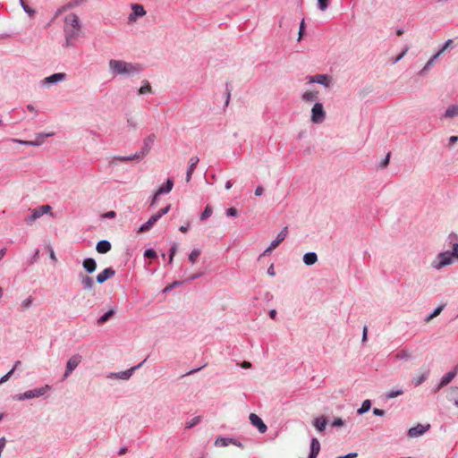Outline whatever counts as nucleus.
<instances>
[{
    "mask_svg": "<svg viewBox=\"0 0 458 458\" xmlns=\"http://www.w3.org/2000/svg\"><path fill=\"white\" fill-rule=\"evenodd\" d=\"M108 64L110 72L114 76L139 74L143 71L140 64L127 63L123 60L111 59Z\"/></svg>",
    "mask_w": 458,
    "mask_h": 458,
    "instance_id": "obj_1",
    "label": "nucleus"
},
{
    "mask_svg": "<svg viewBox=\"0 0 458 458\" xmlns=\"http://www.w3.org/2000/svg\"><path fill=\"white\" fill-rule=\"evenodd\" d=\"M454 259H458V244H453L451 250L438 253L431 262V267L436 270H441L443 267L452 265Z\"/></svg>",
    "mask_w": 458,
    "mask_h": 458,
    "instance_id": "obj_2",
    "label": "nucleus"
},
{
    "mask_svg": "<svg viewBox=\"0 0 458 458\" xmlns=\"http://www.w3.org/2000/svg\"><path fill=\"white\" fill-rule=\"evenodd\" d=\"M52 389V386L49 385H45L40 387H37L34 389H30L25 391L24 393L16 394L12 396L14 401H25L38 397L47 398V394Z\"/></svg>",
    "mask_w": 458,
    "mask_h": 458,
    "instance_id": "obj_3",
    "label": "nucleus"
},
{
    "mask_svg": "<svg viewBox=\"0 0 458 458\" xmlns=\"http://www.w3.org/2000/svg\"><path fill=\"white\" fill-rule=\"evenodd\" d=\"M325 118L326 111L324 109L323 104L320 102H316L311 108L310 121L313 123L319 124L324 122Z\"/></svg>",
    "mask_w": 458,
    "mask_h": 458,
    "instance_id": "obj_4",
    "label": "nucleus"
},
{
    "mask_svg": "<svg viewBox=\"0 0 458 458\" xmlns=\"http://www.w3.org/2000/svg\"><path fill=\"white\" fill-rule=\"evenodd\" d=\"M146 361V359L141 361L140 363H139L138 365L129 369H126L124 371H120V372H111L109 373V375L107 376L108 378H114V379H122V380H128L132 375L133 373L138 369H140L142 364Z\"/></svg>",
    "mask_w": 458,
    "mask_h": 458,
    "instance_id": "obj_5",
    "label": "nucleus"
},
{
    "mask_svg": "<svg viewBox=\"0 0 458 458\" xmlns=\"http://www.w3.org/2000/svg\"><path fill=\"white\" fill-rule=\"evenodd\" d=\"M82 357L80 354H75L72 356L66 364L65 372L63 375L62 380L66 379L72 372L78 367V365L81 363Z\"/></svg>",
    "mask_w": 458,
    "mask_h": 458,
    "instance_id": "obj_6",
    "label": "nucleus"
},
{
    "mask_svg": "<svg viewBox=\"0 0 458 458\" xmlns=\"http://www.w3.org/2000/svg\"><path fill=\"white\" fill-rule=\"evenodd\" d=\"M66 78V74L64 72H56L53 73L47 77H46L44 80L41 81V86L43 87H49L51 85L56 84L58 82H61L64 81Z\"/></svg>",
    "mask_w": 458,
    "mask_h": 458,
    "instance_id": "obj_7",
    "label": "nucleus"
},
{
    "mask_svg": "<svg viewBox=\"0 0 458 458\" xmlns=\"http://www.w3.org/2000/svg\"><path fill=\"white\" fill-rule=\"evenodd\" d=\"M430 428L429 424H417L414 427H411L408 430V436L411 437H418L428 432Z\"/></svg>",
    "mask_w": 458,
    "mask_h": 458,
    "instance_id": "obj_8",
    "label": "nucleus"
},
{
    "mask_svg": "<svg viewBox=\"0 0 458 458\" xmlns=\"http://www.w3.org/2000/svg\"><path fill=\"white\" fill-rule=\"evenodd\" d=\"M249 419L251 425L257 428L259 433H265L267 430V425L264 423V421L259 415L255 413H250Z\"/></svg>",
    "mask_w": 458,
    "mask_h": 458,
    "instance_id": "obj_9",
    "label": "nucleus"
},
{
    "mask_svg": "<svg viewBox=\"0 0 458 458\" xmlns=\"http://www.w3.org/2000/svg\"><path fill=\"white\" fill-rule=\"evenodd\" d=\"M310 83H318L324 87H328L331 83L332 78L327 74H317L314 76H309Z\"/></svg>",
    "mask_w": 458,
    "mask_h": 458,
    "instance_id": "obj_10",
    "label": "nucleus"
},
{
    "mask_svg": "<svg viewBox=\"0 0 458 458\" xmlns=\"http://www.w3.org/2000/svg\"><path fill=\"white\" fill-rule=\"evenodd\" d=\"M146 14V11L141 4H131V13L129 14L128 20L130 22L135 21L139 17H142Z\"/></svg>",
    "mask_w": 458,
    "mask_h": 458,
    "instance_id": "obj_11",
    "label": "nucleus"
},
{
    "mask_svg": "<svg viewBox=\"0 0 458 458\" xmlns=\"http://www.w3.org/2000/svg\"><path fill=\"white\" fill-rule=\"evenodd\" d=\"M156 140V135L154 133L149 134L147 138L143 140V145L141 148L139 150L143 157H146L150 149L153 147V144Z\"/></svg>",
    "mask_w": 458,
    "mask_h": 458,
    "instance_id": "obj_12",
    "label": "nucleus"
},
{
    "mask_svg": "<svg viewBox=\"0 0 458 458\" xmlns=\"http://www.w3.org/2000/svg\"><path fill=\"white\" fill-rule=\"evenodd\" d=\"M115 275V270L112 267H106L99 274H98L96 277V281L98 284H104L108 279L112 278Z\"/></svg>",
    "mask_w": 458,
    "mask_h": 458,
    "instance_id": "obj_13",
    "label": "nucleus"
},
{
    "mask_svg": "<svg viewBox=\"0 0 458 458\" xmlns=\"http://www.w3.org/2000/svg\"><path fill=\"white\" fill-rule=\"evenodd\" d=\"M78 278L81 281L83 290L92 291L94 289V280L89 276H87L83 273H79Z\"/></svg>",
    "mask_w": 458,
    "mask_h": 458,
    "instance_id": "obj_14",
    "label": "nucleus"
},
{
    "mask_svg": "<svg viewBox=\"0 0 458 458\" xmlns=\"http://www.w3.org/2000/svg\"><path fill=\"white\" fill-rule=\"evenodd\" d=\"M54 135V132H48V133H38L37 134V140H21L20 143L27 146H39L43 140L47 137H51Z\"/></svg>",
    "mask_w": 458,
    "mask_h": 458,
    "instance_id": "obj_15",
    "label": "nucleus"
},
{
    "mask_svg": "<svg viewBox=\"0 0 458 458\" xmlns=\"http://www.w3.org/2000/svg\"><path fill=\"white\" fill-rule=\"evenodd\" d=\"M158 220L159 218L157 217V216H156L155 214L152 215L147 222H145L139 227L137 232L139 233L148 232Z\"/></svg>",
    "mask_w": 458,
    "mask_h": 458,
    "instance_id": "obj_16",
    "label": "nucleus"
},
{
    "mask_svg": "<svg viewBox=\"0 0 458 458\" xmlns=\"http://www.w3.org/2000/svg\"><path fill=\"white\" fill-rule=\"evenodd\" d=\"M199 162V158L197 156H193L190 158L189 167L186 172L185 180L189 182L191 180L192 174Z\"/></svg>",
    "mask_w": 458,
    "mask_h": 458,
    "instance_id": "obj_17",
    "label": "nucleus"
},
{
    "mask_svg": "<svg viewBox=\"0 0 458 458\" xmlns=\"http://www.w3.org/2000/svg\"><path fill=\"white\" fill-rule=\"evenodd\" d=\"M64 23L67 26H71V28L81 29V21L75 13H70L64 18Z\"/></svg>",
    "mask_w": 458,
    "mask_h": 458,
    "instance_id": "obj_18",
    "label": "nucleus"
},
{
    "mask_svg": "<svg viewBox=\"0 0 458 458\" xmlns=\"http://www.w3.org/2000/svg\"><path fill=\"white\" fill-rule=\"evenodd\" d=\"M82 267L88 274H92L97 269V262L93 258H86L82 261Z\"/></svg>",
    "mask_w": 458,
    "mask_h": 458,
    "instance_id": "obj_19",
    "label": "nucleus"
},
{
    "mask_svg": "<svg viewBox=\"0 0 458 458\" xmlns=\"http://www.w3.org/2000/svg\"><path fill=\"white\" fill-rule=\"evenodd\" d=\"M174 187V181L172 178H167L157 190V195L169 193Z\"/></svg>",
    "mask_w": 458,
    "mask_h": 458,
    "instance_id": "obj_20",
    "label": "nucleus"
},
{
    "mask_svg": "<svg viewBox=\"0 0 458 458\" xmlns=\"http://www.w3.org/2000/svg\"><path fill=\"white\" fill-rule=\"evenodd\" d=\"M112 248L111 242L107 240H101L97 242L96 250L100 254L107 253Z\"/></svg>",
    "mask_w": 458,
    "mask_h": 458,
    "instance_id": "obj_21",
    "label": "nucleus"
},
{
    "mask_svg": "<svg viewBox=\"0 0 458 458\" xmlns=\"http://www.w3.org/2000/svg\"><path fill=\"white\" fill-rule=\"evenodd\" d=\"M288 234V227L285 226L276 235V239L273 240L270 244L276 248L282 242L284 241V239L286 238Z\"/></svg>",
    "mask_w": 458,
    "mask_h": 458,
    "instance_id": "obj_22",
    "label": "nucleus"
},
{
    "mask_svg": "<svg viewBox=\"0 0 458 458\" xmlns=\"http://www.w3.org/2000/svg\"><path fill=\"white\" fill-rule=\"evenodd\" d=\"M143 158H144V157L141 155V153L140 151H137L134 154L130 155V156L114 157V160H118L121 162H127V161H131V160H141Z\"/></svg>",
    "mask_w": 458,
    "mask_h": 458,
    "instance_id": "obj_23",
    "label": "nucleus"
},
{
    "mask_svg": "<svg viewBox=\"0 0 458 458\" xmlns=\"http://www.w3.org/2000/svg\"><path fill=\"white\" fill-rule=\"evenodd\" d=\"M327 419L325 416H320L313 420V426L318 432H323L326 429Z\"/></svg>",
    "mask_w": 458,
    "mask_h": 458,
    "instance_id": "obj_24",
    "label": "nucleus"
},
{
    "mask_svg": "<svg viewBox=\"0 0 458 458\" xmlns=\"http://www.w3.org/2000/svg\"><path fill=\"white\" fill-rule=\"evenodd\" d=\"M115 313V309H110L98 318L97 324L99 326L104 325L105 323L109 321L114 316Z\"/></svg>",
    "mask_w": 458,
    "mask_h": 458,
    "instance_id": "obj_25",
    "label": "nucleus"
},
{
    "mask_svg": "<svg viewBox=\"0 0 458 458\" xmlns=\"http://www.w3.org/2000/svg\"><path fill=\"white\" fill-rule=\"evenodd\" d=\"M447 399L458 408V386H452L448 389Z\"/></svg>",
    "mask_w": 458,
    "mask_h": 458,
    "instance_id": "obj_26",
    "label": "nucleus"
},
{
    "mask_svg": "<svg viewBox=\"0 0 458 458\" xmlns=\"http://www.w3.org/2000/svg\"><path fill=\"white\" fill-rule=\"evenodd\" d=\"M232 443H234L233 437L219 436L216 438L214 445L217 447H225Z\"/></svg>",
    "mask_w": 458,
    "mask_h": 458,
    "instance_id": "obj_27",
    "label": "nucleus"
},
{
    "mask_svg": "<svg viewBox=\"0 0 458 458\" xmlns=\"http://www.w3.org/2000/svg\"><path fill=\"white\" fill-rule=\"evenodd\" d=\"M302 260L305 265L312 266L318 261V255L316 252L309 251L303 255Z\"/></svg>",
    "mask_w": 458,
    "mask_h": 458,
    "instance_id": "obj_28",
    "label": "nucleus"
},
{
    "mask_svg": "<svg viewBox=\"0 0 458 458\" xmlns=\"http://www.w3.org/2000/svg\"><path fill=\"white\" fill-rule=\"evenodd\" d=\"M456 374H457L456 369L454 370L449 371L446 374H445L439 381L440 386H447L455 377Z\"/></svg>",
    "mask_w": 458,
    "mask_h": 458,
    "instance_id": "obj_29",
    "label": "nucleus"
},
{
    "mask_svg": "<svg viewBox=\"0 0 458 458\" xmlns=\"http://www.w3.org/2000/svg\"><path fill=\"white\" fill-rule=\"evenodd\" d=\"M319 452H320V443H319L318 439L317 437H311L309 454L318 456Z\"/></svg>",
    "mask_w": 458,
    "mask_h": 458,
    "instance_id": "obj_30",
    "label": "nucleus"
},
{
    "mask_svg": "<svg viewBox=\"0 0 458 458\" xmlns=\"http://www.w3.org/2000/svg\"><path fill=\"white\" fill-rule=\"evenodd\" d=\"M80 31H81V29L65 27V29H64L65 39H68V40L75 39L76 38L79 37Z\"/></svg>",
    "mask_w": 458,
    "mask_h": 458,
    "instance_id": "obj_31",
    "label": "nucleus"
},
{
    "mask_svg": "<svg viewBox=\"0 0 458 458\" xmlns=\"http://www.w3.org/2000/svg\"><path fill=\"white\" fill-rule=\"evenodd\" d=\"M438 57H439V53H436L435 55H433L429 58V60L426 63L424 67L420 71V75L426 74V72L432 67V65L437 60Z\"/></svg>",
    "mask_w": 458,
    "mask_h": 458,
    "instance_id": "obj_32",
    "label": "nucleus"
},
{
    "mask_svg": "<svg viewBox=\"0 0 458 458\" xmlns=\"http://www.w3.org/2000/svg\"><path fill=\"white\" fill-rule=\"evenodd\" d=\"M458 116V105H451L443 114L445 118H453Z\"/></svg>",
    "mask_w": 458,
    "mask_h": 458,
    "instance_id": "obj_33",
    "label": "nucleus"
},
{
    "mask_svg": "<svg viewBox=\"0 0 458 458\" xmlns=\"http://www.w3.org/2000/svg\"><path fill=\"white\" fill-rule=\"evenodd\" d=\"M318 98V92L316 90L313 91H305L302 96L301 99L303 101L311 102L316 100Z\"/></svg>",
    "mask_w": 458,
    "mask_h": 458,
    "instance_id": "obj_34",
    "label": "nucleus"
},
{
    "mask_svg": "<svg viewBox=\"0 0 458 458\" xmlns=\"http://www.w3.org/2000/svg\"><path fill=\"white\" fill-rule=\"evenodd\" d=\"M445 308V304L443 305H439L437 306V308H435L433 310V311L431 313H429L425 318H424V321L425 322H429L430 320H432L434 318H436L437 316H438L442 310H444Z\"/></svg>",
    "mask_w": 458,
    "mask_h": 458,
    "instance_id": "obj_35",
    "label": "nucleus"
},
{
    "mask_svg": "<svg viewBox=\"0 0 458 458\" xmlns=\"http://www.w3.org/2000/svg\"><path fill=\"white\" fill-rule=\"evenodd\" d=\"M371 409V401L366 399L362 402L361 406L357 410L358 415H362Z\"/></svg>",
    "mask_w": 458,
    "mask_h": 458,
    "instance_id": "obj_36",
    "label": "nucleus"
},
{
    "mask_svg": "<svg viewBox=\"0 0 458 458\" xmlns=\"http://www.w3.org/2000/svg\"><path fill=\"white\" fill-rule=\"evenodd\" d=\"M42 216V212H38L37 208H34L30 216H27L25 222L27 225H31L35 220Z\"/></svg>",
    "mask_w": 458,
    "mask_h": 458,
    "instance_id": "obj_37",
    "label": "nucleus"
},
{
    "mask_svg": "<svg viewBox=\"0 0 458 458\" xmlns=\"http://www.w3.org/2000/svg\"><path fill=\"white\" fill-rule=\"evenodd\" d=\"M201 420H202L201 416H195V417H193L191 420H190L189 421H187L185 423V428L186 429L192 428L193 427L198 425L201 421Z\"/></svg>",
    "mask_w": 458,
    "mask_h": 458,
    "instance_id": "obj_38",
    "label": "nucleus"
},
{
    "mask_svg": "<svg viewBox=\"0 0 458 458\" xmlns=\"http://www.w3.org/2000/svg\"><path fill=\"white\" fill-rule=\"evenodd\" d=\"M21 6L23 11L30 16H33L36 13V11L28 5L25 0H19Z\"/></svg>",
    "mask_w": 458,
    "mask_h": 458,
    "instance_id": "obj_39",
    "label": "nucleus"
},
{
    "mask_svg": "<svg viewBox=\"0 0 458 458\" xmlns=\"http://www.w3.org/2000/svg\"><path fill=\"white\" fill-rule=\"evenodd\" d=\"M213 213L212 207L210 205H207L202 213L200 214V220L204 221L211 216Z\"/></svg>",
    "mask_w": 458,
    "mask_h": 458,
    "instance_id": "obj_40",
    "label": "nucleus"
},
{
    "mask_svg": "<svg viewBox=\"0 0 458 458\" xmlns=\"http://www.w3.org/2000/svg\"><path fill=\"white\" fill-rule=\"evenodd\" d=\"M397 360H411V356L410 352L406 350H401L399 351L395 355Z\"/></svg>",
    "mask_w": 458,
    "mask_h": 458,
    "instance_id": "obj_41",
    "label": "nucleus"
},
{
    "mask_svg": "<svg viewBox=\"0 0 458 458\" xmlns=\"http://www.w3.org/2000/svg\"><path fill=\"white\" fill-rule=\"evenodd\" d=\"M403 394L402 389L391 390L385 394L386 400L393 399Z\"/></svg>",
    "mask_w": 458,
    "mask_h": 458,
    "instance_id": "obj_42",
    "label": "nucleus"
},
{
    "mask_svg": "<svg viewBox=\"0 0 458 458\" xmlns=\"http://www.w3.org/2000/svg\"><path fill=\"white\" fill-rule=\"evenodd\" d=\"M139 94H146L151 92V86L148 81H143L141 87L138 90Z\"/></svg>",
    "mask_w": 458,
    "mask_h": 458,
    "instance_id": "obj_43",
    "label": "nucleus"
},
{
    "mask_svg": "<svg viewBox=\"0 0 458 458\" xmlns=\"http://www.w3.org/2000/svg\"><path fill=\"white\" fill-rule=\"evenodd\" d=\"M200 253L201 250L199 249H193L191 252L189 254L190 262L194 264L197 261L198 258L199 257Z\"/></svg>",
    "mask_w": 458,
    "mask_h": 458,
    "instance_id": "obj_44",
    "label": "nucleus"
},
{
    "mask_svg": "<svg viewBox=\"0 0 458 458\" xmlns=\"http://www.w3.org/2000/svg\"><path fill=\"white\" fill-rule=\"evenodd\" d=\"M331 0H317V7L319 11L325 12Z\"/></svg>",
    "mask_w": 458,
    "mask_h": 458,
    "instance_id": "obj_45",
    "label": "nucleus"
},
{
    "mask_svg": "<svg viewBox=\"0 0 458 458\" xmlns=\"http://www.w3.org/2000/svg\"><path fill=\"white\" fill-rule=\"evenodd\" d=\"M143 256H144L145 259H154L157 258V251L154 249H152V248L147 249L144 251Z\"/></svg>",
    "mask_w": 458,
    "mask_h": 458,
    "instance_id": "obj_46",
    "label": "nucleus"
},
{
    "mask_svg": "<svg viewBox=\"0 0 458 458\" xmlns=\"http://www.w3.org/2000/svg\"><path fill=\"white\" fill-rule=\"evenodd\" d=\"M428 377V372H424L421 376H420L419 377L417 378H414L413 379V384L415 386H419L420 385H421L424 381L427 380Z\"/></svg>",
    "mask_w": 458,
    "mask_h": 458,
    "instance_id": "obj_47",
    "label": "nucleus"
},
{
    "mask_svg": "<svg viewBox=\"0 0 458 458\" xmlns=\"http://www.w3.org/2000/svg\"><path fill=\"white\" fill-rule=\"evenodd\" d=\"M454 47V41L453 39L446 40L444 45L441 47V48L437 52L439 53V55L443 54L446 49Z\"/></svg>",
    "mask_w": 458,
    "mask_h": 458,
    "instance_id": "obj_48",
    "label": "nucleus"
},
{
    "mask_svg": "<svg viewBox=\"0 0 458 458\" xmlns=\"http://www.w3.org/2000/svg\"><path fill=\"white\" fill-rule=\"evenodd\" d=\"M176 251H177V244L176 243H174L170 250H169V253H168V256H169V259H168V264H172L173 263V260H174V258L176 254Z\"/></svg>",
    "mask_w": 458,
    "mask_h": 458,
    "instance_id": "obj_49",
    "label": "nucleus"
},
{
    "mask_svg": "<svg viewBox=\"0 0 458 458\" xmlns=\"http://www.w3.org/2000/svg\"><path fill=\"white\" fill-rule=\"evenodd\" d=\"M305 32H306V24H305V20L302 19L300 23V26H299L298 41H300L302 38Z\"/></svg>",
    "mask_w": 458,
    "mask_h": 458,
    "instance_id": "obj_50",
    "label": "nucleus"
},
{
    "mask_svg": "<svg viewBox=\"0 0 458 458\" xmlns=\"http://www.w3.org/2000/svg\"><path fill=\"white\" fill-rule=\"evenodd\" d=\"M231 84L229 82L225 83V106H227L230 102L231 98Z\"/></svg>",
    "mask_w": 458,
    "mask_h": 458,
    "instance_id": "obj_51",
    "label": "nucleus"
},
{
    "mask_svg": "<svg viewBox=\"0 0 458 458\" xmlns=\"http://www.w3.org/2000/svg\"><path fill=\"white\" fill-rule=\"evenodd\" d=\"M171 206L167 205L159 209L155 215L160 219L163 216L166 215L170 210Z\"/></svg>",
    "mask_w": 458,
    "mask_h": 458,
    "instance_id": "obj_52",
    "label": "nucleus"
},
{
    "mask_svg": "<svg viewBox=\"0 0 458 458\" xmlns=\"http://www.w3.org/2000/svg\"><path fill=\"white\" fill-rule=\"evenodd\" d=\"M389 162H390V153H387L386 156L379 163L378 167L381 169L386 168L389 165Z\"/></svg>",
    "mask_w": 458,
    "mask_h": 458,
    "instance_id": "obj_53",
    "label": "nucleus"
},
{
    "mask_svg": "<svg viewBox=\"0 0 458 458\" xmlns=\"http://www.w3.org/2000/svg\"><path fill=\"white\" fill-rule=\"evenodd\" d=\"M183 284V281H174L173 282V284L167 285L165 289H164V293H168L170 292L172 289H174V287L176 286H180Z\"/></svg>",
    "mask_w": 458,
    "mask_h": 458,
    "instance_id": "obj_54",
    "label": "nucleus"
},
{
    "mask_svg": "<svg viewBox=\"0 0 458 458\" xmlns=\"http://www.w3.org/2000/svg\"><path fill=\"white\" fill-rule=\"evenodd\" d=\"M447 240L449 241V242L453 245V244H458V234L452 232L451 233H449L448 237H447Z\"/></svg>",
    "mask_w": 458,
    "mask_h": 458,
    "instance_id": "obj_55",
    "label": "nucleus"
},
{
    "mask_svg": "<svg viewBox=\"0 0 458 458\" xmlns=\"http://www.w3.org/2000/svg\"><path fill=\"white\" fill-rule=\"evenodd\" d=\"M33 301L34 299L31 296H29L21 302V306L24 309H29L31 306Z\"/></svg>",
    "mask_w": 458,
    "mask_h": 458,
    "instance_id": "obj_56",
    "label": "nucleus"
},
{
    "mask_svg": "<svg viewBox=\"0 0 458 458\" xmlns=\"http://www.w3.org/2000/svg\"><path fill=\"white\" fill-rule=\"evenodd\" d=\"M225 214L227 216L236 217L238 216L237 208L231 207L226 209Z\"/></svg>",
    "mask_w": 458,
    "mask_h": 458,
    "instance_id": "obj_57",
    "label": "nucleus"
},
{
    "mask_svg": "<svg viewBox=\"0 0 458 458\" xmlns=\"http://www.w3.org/2000/svg\"><path fill=\"white\" fill-rule=\"evenodd\" d=\"M38 259H39V250L36 249L35 252L33 253V255L29 259V264L30 265L34 264L35 262L38 261Z\"/></svg>",
    "mask_w": 458,
    "mask_h": 458,
    "instance_id": "obj_58",
    "label": "nucleus"
},
{
    "mask_svg": "<svg viewBox=\"0 0 458 458\" xmlns=\"http://www.w3.org/2000/svg\"><path fill=\"white\" fill-rule=\"evenodd\" d=\"M344 421L343 419H341V418H335L333 420L332 423H331V426L333 428H338V427L344 426Z\"/></svg>",
    "mask_w": 458,
    "mask_h": 458,
    "instance_id": "obj_59",
    "label": "nucleus"
},
{
    "mask_svg": "<svg viewBox=\"0 0 458 458\" xmlns=\"http://www.w3.org/2000/svg\"><path fill=\"white\" fill-rule=\"evenodd\" d=\"M37 209L38 210V212H42V216L46 213H47L48 211L51 210V207L49 205H42V206H39L38 208H37Z\"/></svg>",
    "mask_w": 458,
    "mask_h": 458,
    "instance_id": "obj_60",
    "label": "nucleus"
},
{
    "mask_svg": "<svg viewBox=\"0 0 458 458\" xmlns=\"http://www.w3.org/2000/svg\"><path fill=\"white\" fill-rule=\"evenodd\" d=\"M203 276V273L199 272V273H196V274H192L186 280L185 282H192L196 279H199V277H201Z\"/></svg>",
    "mask_w": 458,
    "mask_h": 458,
    "instance_id": "obj_61",
    "label": "nucleus"
},
{
    "mask_svg": "<svg viewBox=\"0 0 458 458\" xmlns=\"http://www.w3.org/2000/svg\"><path fill=\"white\" fill-rule=\"evenodd\" d=\"M47 249H48V251H49V258L51 259V260L55 263L57 261V259H56V256H55V253L52 248L51 245H48L47 246Z\"/></svg>",
    "mask_w": 458,
    "mask_h": 458,
    "instance_id": "obj_62",
    "label": "nucleus"
},
{
    "mask_svg": "<svg viewBox=\"0 0 458 458\" xmlns=\"http://www.w3.org/2000/svg\"><path fill=\"white\" fill-rule=\"evenodd\" d=\"M13 375V371H8L5 375H4L1 378H0V386L2 384H4V382H6Z\"/></svg>",
    "mask_w": 458,
    "mask_h": 458,
    "instance_id": "obj_63",
    "label": "nucleus"
},
{
    "mask_svg": "<svg viewBox=\"0 0 458 458\" xmlns=\"http://www.w3.org/2000/svg\"><path fill=\"white\" fill-rule=\"evenodd\" d=\"M373 414L375 416H378V417H382L385 415V411L382 410V409H378V408H374L373 409Z\"/></svg>",
    "mask_w": 458,
    "mask_h": 458,
    "instance_id": "obj_64",
    "label": "nucleus"
}]
</instances>
